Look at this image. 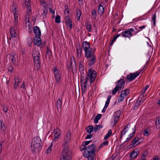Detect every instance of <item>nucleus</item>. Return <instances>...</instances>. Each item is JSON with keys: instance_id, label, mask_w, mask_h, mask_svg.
Segmentation results:
<instances>
[{"instance_id": "f257e3e1", "label": "nucleus", "mask_w": 160, "mask_h": 160, "mask_svg": "<svg viewBox=\"0 0 160 160\" xmlns=\"http://www.w3.org/2000/svg\"><path fill=\"white\" fill-rule=\"evenodd\" d=\"M82 48L85 52V57L88 59L89 65H93L96 62V57L92 49L90 48L89 43L87 41H84L82 43Z\"/></svg>"}, {"instance_id": "f03ea898", "label": "nucleus", "mask_w": 160, "mask_h": 160, "mask_svg": "<svg viewBox=\"0 0 160 160\" xmlns=\"http://www.w3.org/2000/svg\"><path fill=\"white\" fill-rule=\"evenodd\" d=\"M134 31V30L133 28H130L122 32L121 34H117V35H114L112 39L111 40V42L110 44V45H112L114 42L116 41V39L118 37L120 36L121 35L122 37L128 38L130 40L131 37L132 36V32H133Z\"/></svg>"}, {"instance_id": "7ed1b4c3", "label": "nucleus", "mask_w": 160, "mask_h": 160, "mask_svg": "<svg viewBox=\"0 0 160 160\" xmlns=\"http://www.w3.org/2000/svg\"><path fill=\"white\" fill-rule=\"evenodd\" d=\"M41 139L40 137H34L31 143V148L32 151L34 152L38 151L41 146Z\"/></svg>"}, {"instance_id": "20e7f679", "label": "nucleus", "mask_w": 160, "mask_h": 160, "mask_svg": "<svg viewBox=\"0 0 160 160\" xmlns=\"http://www.w3.org/2000/svg\"><path fill=\"white\" fill-rule=\"evenodd\" d=\"M32 56L33 58V62L35 68L38 70L40 68V53L38 49H33L32 52Z\"/></svg>"}, {"instance_id": "39448f33", "label": "nucleus", "mask_w": 160, "mask_h": 160, "mask_svg": "<svg viewBox=\"0 0 160 160\" xmlns=\"http://www.w3.org/2000/svg\"><path fill=\"white\" fill-rule=\"evenodd\" d=\"M96 146L95 144L89 145L87 147L85 146L82 150H84L83 156L84 157H88L90 155H95Z\"/></svg>"}, {"instance_id": "423d86ee", "label": "nucleus", "mask_w": 160, "mask_h": 160, "mask_svg": "<svg viewBox=\"0 0 160 160\" xmlns=\"http://www.w3.org/2000/svg\"><path fill=\"white\" fill-rule=\"evenodd\" d=\"M125 83V80L123 79H120L118 80L116 86L112 90V94L114 95L117 91L123 89Z\"/></svg>"}, {"instance_id": "0eeeda50", "label": "nucleus", "mask_w": 160, "mask_h": 160, "mask_svg": "<svg viewBox=\"0 0 160 160\" xmlns=\"http://www.w3.org/2000/svg\"><path fill=\"white\" fill-rule=\"evenodd\" d=\"M88 81V79L86 78H84L83 76H81L80 79V83L82 94L85 93L87 90Z\"/></svg>"}, {"instance_id": "6e6552de", "label": "nucleus", "mask_w": 160, "mask_h": 160, "mask_svg": "<svg viewBox=\"0 0 160 160\" xmlns=\"http://www.w3.org/2000/svg\"><path fill=\"white\" fill-rule=\"evenodd\" d=\"M71 139V133L69 130H68L66 134L65 135L64 139V144L65 145V147H64L62 151H63V150L65 149V148H67L68 149V152L67 154H68L69 156L70 157V152H68V148L67 147L68 145L69 142H70Z\"/></svg>"}, {"instance_id": "1a4fd4ad", "label": "nucleus", "mask_w": 160, "mask_h": 160, "mask_svg": "<svg viewBox=\"0 0 160 160\" xmlns=\"http://www.w3.org/2000/svg\"><path fill=\"white\" fill-rule=\"evenodd\" d=\"M53 71L54 77L56 82V84L58 85L60 84L61 78V72L56 67H54L52 68Z\"/></svg>"}, {"instance_id": "9d476101", "label": "nucleus", "mask_w": 160, "mask_h": 160, "mask_svg": "<svg viewBox=\"0 0 160 160\" xmlns=\"http://www.w3.org/2000/svg\"><path fill=\"white\" fill-rule=\"evenodd\" d=\"M96 76V72L92 69H90L88 70L87 78H88V80H90L91 83L94 81Z\"/></svg>"}, {"instance_id": "9b49d317", "label": "nucleus", "mask_w": 160, "mask_h": 160, "mask_svg": "<svg viewBox=\"0 0 160 160\" xmlns=\"http://www.w3.org/2000/svg\"><path fill=\"white\" fill-rule=\"evenodd\" d=\"M130 90L128 89H126L122 91L121 94L118 97V102L123 101L125 98L129 93Z\"/></svg>"}, {"instance_id": "f8f14e48", "label": "nucleus", "mask_w": 160, "mask_h": 160, "mask_svg": "<svg viewBox=\"0 0 160 160\" xmlns=\"http://www.w3.org/2000/svg\"><path fill=\"white\" fill-rule=\"evenodd\" d=\"M142 69L139 70L137 71L132 73H130L127 75L126 79L129 81H131L136 78L140 73Z\"/></svg>"}, {"instance_id": "ddd939ff", "label": "nucleus", "mask_w": 160, "mask_h": 160, "mask_svg": "<svg viewBox=\"0 0 160 160\" xmlns=\"http://www.w3.org/2000/svg\"><path fill=\"white\" fill-rule=\"evenodd\" d=\"M70 63L71 67V71L72 72L74 73L77 71L76 62L75 58L72 57L70 59Z\"/></svg>"}, {"instance_id": "4468645a", "label": "nucleus", "mask_w": 160, "mask_h": 160, "mask_svg": "<svg viewBox=\"0 0 160 160\" xmlns=\"http://www.w3.org/2000/svg\"><path fill=\"white\" fill-rule=\"evenodd\" d=\"M67 152L68 149L66 148L63 150L62 153L60 160H71V157L67 154Z\"/></svg>"}, {"instance_id": "2eb2a0df", "label": "nucleus", "mask_w": 160, "mask_h": 160, "mask_svg": "<svg viewBox=\"0 0 160 160\" xmlns=\"http://www.w3.org/2000/svg\"><path fill=\"white\" fill-rule=\"evenodd\" d=\"M8 58L13 64L16 65L17 64V56L16 55V54L14 52H12L11 53L8 55Z\"/></svg>"}, {"instance_id": "dca6fc26", "label": "nucleus", "mask_w": 160, "mask_h": 160, "mask_svg": "<svg viewBox=\"0 0 160 160\" xmlns=\"http://www.w3.org/2000/svg\"><path fill=\"white\" fill-rule=\"evenodd\" d=\"M54 136V140L57 141L60 138V135L61 134V131L59 129L57 128L53 131Z\"/></svg>"}, {"instance_id": "f3484780", "label": "nucleus", "mask_w": 160, "mask_h": 160, "mask_svg": "<svg viewBox=\"0 0 160 160\" xmlns=\"http://www.w3.org/2000/svg\"><path fill=\"white\" fill-rule=\"evenodd\" d=\"M84 58L81 59L79 61V71L81 74L82 76H84V69L82 63L83 62Z\"/></svg>"}, {"instance_id": "a211bd4d", "label": "nucleus", "mask_w": 160, "mask_h": 160, "mask_svg": "<svg viewBox=\"0 0 160 160\" xmlns=\"http://www.w3.org/2000/svg\"><path fill=\"white\" fill-rule=\"evenodd\" d=\"M65 19L66 25L69 27L70 30L72 29V21L70 17L68 16H66Z\"/></svg>"}, {"instance_id": "6ab92c4d", "label": "nucleus", "mask_w": 160, "mask_h": 160, "mask_svg": "<svg viewBox=\"0 0 160 160\" xmlns=\"http://www.w3.org/2000/svg\"><path fill=\"white\" fill-rule=\"evenodd\" d=\"M34 44L35 45L39 46L41 44V38L39 36H35L34 39Z\"/></svg>"}, {"instance_id": "aec40b11", "label": "nucleus", "mask_w": 160, "mask_h": 160, "mask_svg": "<svg viewBox=\"0 0 160 160\" xmlns=\"http://www.w3.org/2000/svg\"><path fill=\"white\" fill-rule=\"evenodd\" d=\"M17 28H16V27L12 26L10 29V32L11 35L12 37H15L17 36V33L16 30Z\"/></svg>"}, {"instance_id": "412c9836", "label": "nucleus", "mask_w": 160, "mask_h": 160, "mask_svg": "<svg viewBox=\"0 0 160 160\" xmlns=\"http://www.w3.org/2000/svg\"><path fill=\"white\" fill-rule=\"evenodd\" d=\"M82 52V49L80 46L76 48L77 57L78 59H80L81 58V54Z\"/></svg>"}, {"instance_id": "4be33fe9", "label": "nucleus", "mask_w": 160, "mask_h": 160, "mask_svg": "<svg viewBox=\"0 0 160 160\" xmlns=\"http://www.w3.org/2000/svg\"><path fill=\"white\" fill-rule=\"evenodd\" d=\"M111 96L109 95L108 96L107 98L106 102L105 103L104 107L102 110V112H105L106 109L108 108V105L109 104L110 101L111 99Z\"/></svg>"}, {"instance_id": "5701e85b", "label": "nucleus", "mask_w": 160, "mask_h": 160, "mask_svg": "<svg viewBox=\"0 0 160 160\" xmlns=\"http://www.w3.org/2000/svg\"><path fill=\"white\" fill-rule=\"evenodd\" d=\"M85 27L88 31L89 32L92 31V24L89 21H87L85 23Z\"/></svg>"}, {"instance_id": "b1692460", "label": "nucleus", "mask_w": 160, "mask_h": 160, "mask_svg": "<svg viewBox=\"0 0 160 160\" xmlns=\"http://www.w3.org/2000/svg\"><path fill=\"white\" fill-rule=\"evenodd\" d=\"M62 104V99L58 98L55 103V107L57 109H58L61 108Z\"/></svg>"}, {"instance_id": "393cba45", "label": "nucleus", "mask_w": 160, "mask_h": 160, "mask_svg": "<svg viewBox=\"0 0 160 160\" xmlns=\"http://www.w3.org/2000/svg\"><path fill=\"white\" fill-rule=\"evenodd\" d=\"M12 12L14 17H18L19 15L18 12L17 8L13 6L12 8Z\"/></svg>"}, {"instance_id": "a878e982", "label": "nucleus", "mask_w": 160, "mask_h": 160, "mask_svg": "<svg viewBox=\"0 0 160 160\" xmlns=\"http://www.w3.org/2000/svg\"><path fill=\"white\" fill-rule=\"evenodd\" d=\"M130 124L129 123L127 125H126L124 128L122 130L121 133L120 138H122L123 135H125L126 133L128 131V126L130 125Z\"/></svg>"}, {"instance_id": "bb28decb", "label": "nucleus", "mask_w": 160, "mask_h": 160, "mask_svg": "<svg viewBox=\"0 0 160 160\" xmlns=\"http://www.w3.org/2000/svg\"><path fill=\"white\" fill-rule=\"evenodd\" d=\"M33 31L36 36H40L41 35V31L38 26H35L33 28Z\"/></svg>"}, {"instance_id": "cd10ccee", "label": "nucleus", "mask_w": 160, "mask_h": 160, "mask_svg": "<svg viewBox=\"0 0 160 160\" xmlns=\"http://www.w3.org/2000/svg\"><path fill=\"white\" fill-rule=\"evenodd\" d=\"M15 83L14 84V88L16 89L18 87L19 84L21 82V80L18 78L15 77L14 78Z\"/></svg>"}, {"instance_id": "c85d7f7f", "label": "nucleus", "mask_w": 160, "mask_h": 160, "mask_svg": "<svg viewBox=\"0 0 160 160\" xmlns=\"http://www.w3.org/2000/svg\"><path fill=\"white\" fill-rule=\"evenodd\" d=\"M104 9L101 4H99L98 6V13L99 15H101L104 12Z\"/></svg>"}, {"instance_id": "c756f323", "label": "nucleus", "mask_w": 160, "mask_h": 160, "mask_svg": "<svg viewBox=\"0 0 160 160\" xmlns=\"http://www.w3.org/2000/svg\"><path fill=\"white\" fill-rule=\"evenodd\" d=\"M143 102V101L142 100L138 101L135 103V105L133 107V109L135 110L138 108L140 105Z\"/></svg>"}, {"instance_id": "7c9ffc66", "label": "nucleus", "mask_w": 160, "mask_h": 160, "mask_svg": "<svg viewBox=\"0 0 160 160\" xmlns=\"http://www.w3.org/2000/svg\"><path fill=\"white\" fill-rule=\"evenodd\" d=\"M138 153L137 150H135L133 151L130 154V157L132 159H134L137 157Z\"/></svg>"}, {"instance_id": "2f4dec72", "label": "nucleus", "mask_w": 160, "mask_h": 160, "mask_svg": "<svg viewBox=\"0 0 160 160\" xmlns=\"http://www.w3.org/2000/svg\"><path fill=\"white\" fill-rule=\"evenodd\" d=\"M13 26L16 27V28H17L18 27L19 25L18 17H14L13 20Z\"/></svg>"}, {"instance_id": "473e14b6", "label": "nucleus", "mask_w": 160, "mask_h": 160, "mask_svg": "<svg viewBox=\"0 0 160 160\" xmlns=\"http://www.w3.org/2000/svg\"><path fill=\"white\" fill-rule=\"evenodd\" d=\"M156 14H154L152 15V17L151 22H152L153 25H152V27H154L156 25Z\"/></svg>"}, {"instance_id": "72a5a7b5", "label": "nucleus", "mask_w": 160, "mask_h": 160, "mask_svg": "<svg viewBox=\"0 0 160 160\" xmlns=\"http://www.w3.org/2000/svg\"><path fill=\"white\" fill-rule=\"evenodd\" d=\"M25 4L27 7L28 11L30 12L31 11V7L30 6V0L25 1Z\"/></svg>"}, {"instance_id": "f704fd0d", "label": "nucleus", "mask_w": 160, "mask_h": 160, "mask_svg": "<svg viewBox=\"0 0 160 160\" xmlns=\"http://www.w3.org/2000/svg\"><path fill=\"white\" fill-rule=\"evenodd\" d=\"M135 126H134V128L133 129L134 131L132 132V133H130L129 134V135L128 136V137L127 138L126 141H125V142H127L128 141H129L131 138H132L134 135V134H135Z\"/></svg>"}, {"instance_id": "c9c22d12", "label": "nucleus", "mask_w": 160, "mask_h": 160, "mask_svg": "<svg viewBox=\"0 0 160 160\" xmlns=\"http://www.w3.org/2000/svg\"><path fill=\"white\" fill-rule=\"evenodd\" d=\"M0 122L1 123L0 129H1L2 131L4 132V133H5L6 129V127H5L3 121L2 120H0Z\"/></svg>"}, {"instance_id": "e433bc0d", "label": "nucleus", "mask_w": 160, "mask_h": 160, "mask_svg": "<svg viewBox=\"0 0 160 160\" xmlns=\"http://www.w3.org/2000/svg\"><path fill=\"white\" fill-rule=\"evenodd\" d=\"M141 139H142V138H140L139 139H138V138H135L133 140L132 142L133 143V145H135V144H136L137 145L139 144L140 142H139V140Z\"/></svg>"}, {"instance_id": "4c0bfd02", "label": "nucleus", "mask_w": 160, "mask_h": 160, "mask_svg": "<svg viewBox=\"0 0 160 160\" xmlns=\"http://www.w3.org/2000/svg\"><path fill=\"white\" fill-rule=\"evenodd\" d=\"M94 128L92 126H89L87 128V132L88 133L90 134L94 130Z\"/></svg>"}, {"instance_id": "58836bf2", "label": "nucleus", "mask_w": 160, "mask_h": 160, "mask_svg": "<svg viewBox=\"0 0 160 160\" xmlns=\"http://www.w3.org/2000/svg\"><path fill=\"white\" fill-rule=\"evenodd\" d=\"M81 11L80 10H77V11L76 16L77 21L80 20V17L81 15Z\"/></svg>"}, {"instance_id": "ea45409f", "label": "nucleus", "mask_w": 160, "mask_h": 160, "mask_svg": "<svg viewBox=\"0 0 160 160\" xmlns=\"http://www.w3.org/2000/svg\"><path fill=\"white\" fill-rule=\"evenodd\" d=\"M112 134V131L111 130H108L107 133L105 136L104 139L105 140L108 139Z\"/></svg>"}, {"instance_id": "a19ab883", "label": "nucleus", "mask_w": 160, "mask_h": 160, "mask_svg": "<svg viewBox=\"0 0 160 160\" xmlns=\"http://www.w3.org/2000/svg\"><path fill=\"white\" fill-rule=\"evenodd\" d=\"M97 16L96 11L93 10L92 11L91 18L93 19H96Z\"/></svg>"}, {"instance_id": "79ce46f5", "label": "nucleus", "mask_w": 160, "mask_h": 160, "mask_svg": "<svg viewBox=\"0 0 160 160\" xmlns=\"http://www.w3.org/2000/svg\"><path fill=\"white\" fill-rule=\"evenodd\" d=\"M101 114H98L97 115L95 118L94 120V122L95 123H97L98 121L101 117Z\"/></svg>"}, {"instance_id": "37998d69", "label": "nucleus", "mask_w": 160, "mask_h": 160, "mask_svg": "<svg viewBox=\"0 0 160 160\" xmlns=\"http://www.w3.org/2000/svg\"><path fill=\"white\" fill-rule=\"evenodd\" d=\"M156 125L157 128H160V118H158L156 120Z\"/></svg>"}, {"instance_id": "c03bdc74", "label": "nucleus", "mask_w": 160, "mask_h": 160, "mask_svg": "<svg viewBox=\"0 0 160 160\" xmlns=\"http://www.w3.org/2000/svg\"><path fill=\"white\" fill-rule=\"evenodd\" d=\"M102 128V126L101 125H97L94 128V130L95 132H97L99 131L100 129Z\"/></svg>"}, {"instance_id": "a18cd8bd", "label": "nucleus", "mask_w": 160, "mask_h": 160, "mask_svg": "<svg viewBox=\"0 0 160 160\" xmlns=\"http://www.w3.org/2000/svg\"><path fill=\"white\" fill-rule=\"evenodd\" d=\"M32 42V39L31 38H27V43L28 45L30 47L31 46Z\"/></svg>"}, {"instance_id": "49530a36", "label": "nucleus", "mask_w": 160, "mask_h": 160, "mask_svg": "<svg viewBox=\"0 0 160 160\" xmlns=\"http://www.w3.org/2000/svg\"><path fill=\"white\" fill-rule=\"evenodd\" d=\"M55 22L56 23H59L61 22L60 17L58 15H57L55 18Z\"/></svg>"}, {"instance_id": "de8ad7c7", "label": "nucleus", "mask_w": 160, "mask_h": 160, "mask_svg": "<svg viewBox=\"0 0 160 160\" xmlns=\"http://www.w3.org/2000/svg\"><path fill=\"white\" fill-rule=\"evenodd\" d=\"M41 6L44 8H47L48 7L46 3L43 0H42L41 2Z\"/></svg>"}, {"instance_id": "09e8293b", "label": "nucleus", "mask_w": 160, "mask_h": 160, "mask_svg": "<svg viewBox=\"0 0 160 160\" xmlns=\"http://www.w3.org/2000/svg\"><path fill=\"white\" fill-rule=\"evenodd\" d=\"M52 143L47 150L46 152L47 154L51 152L52 150Z\"/></svg>"}, {"instance_id": "8fccbe9b", "label": "nucleus", "mask_w": 160, "mask_h": 160, "mask_svg": "<svg viewBox=\"0 0 160 160\" xmlns=\"http://www.w3.org/2000/svg\"><path fill=\"white\" fill-rule=\"evenodd\" d=\"M121 111H117L116 112L114 113V116L119 117L121 115Z\"/></svg>"}, {"instance_id": "3c124183", "label": "nucleus", "mask_w": 160, "mask_h": 160, "mask_svg": "<svg viewBox=\"0 0 160 160\" xmlns=\"http://www.w3.org/2000/svg\"><path fill=\"white\" fill-rule=\"evenodd\" d=\"M84 157L87 158L88 160H94L95 159V155H90L88 157Z\"/></svg>"}, {"instance_id": "603ef678", "label": "nucleus", "mask_w": 160, "mask_h": 160, "mask_svg": "<svg viewBox=\"0 0 160 160\" xmlns=\"http://www.w3.org/2000/svg\"><path fill=\"white\" fill-rule=\"evenodd\" d=\"M149 85H146L145 88H143L141 92L142 93V94L144 93L147 90V89L149 88Z\"/></svg>"}, {"instance_id": "864d4df0", "label": "nucleus", "mask_w": 160, "mask_h": 160, "mask_svg": "<svg viewBox=\"0 0 160 160\" xmlns=\"http://www.w3.org/2000/svg\"><path fill=\"white\" fill-rule=\"evenodd\" d=\"M148 135V129L146 128L145 129L143 135L145 136H147Z\"/></svg>"}, {"instance_id": "5fc2aeb1", "label": "nucleus", "mask_w": 160, "mask_h": 160, "mask_svg": "<svg viewBox=\"0 0 160 160\" xmlns=\"http://www.w3.org/2000/svg\"><path fill=\"white\" fill-rule=\"evenodd\" d=\"M48 13V9L47 8H44L43 10V12L42 14V15L45 16Z\"/></svg>"}, {"instance_id": "6e6d98bb", "label": "nucleus", "mask_w": 160, "mask_h": 160, "mask_svg": "<svg viewBox=\"0 0 160 160\" xmlns=\"http://www.w3.org/2000/svg\"><path fill=\"white\" fill-rule=\"evenodd\" d=\"M52 54L51 51L48 48L46 50V55L48 54V56H50Z\"/></svg>"}, {"instance_id": "4d7b16f0", "label": "nucleus", "mask_w": 160, "mask_h": 160, "mask_svg": "<svg viewBox=\"0 0 160 160\" xmlns=\"http://www.w3.org/2000/svg\"><path fill=\"white\" fill-rule=\"evenodd\" d=\"M92 137V135L91 134L88 135L85 138V139H90Z\"/></svg>"}, {"instance_id": "13d9d810", "label": "nucleus", "mask_w": 160, "mask_h": 160, "mask_svg": "<svg viewBox=\"0 0 160 160\" xmlns=\"http://www.w3.org/2000/svg\"><path fill=\"white\" fill-rule=\"evenodd\" d=\"M91 141V140L88 141H84L83 143V145H88Z\"/></svg>"}, {"instance_id": "bf43d9fd", "label": "nucleus", "mask_w": 160, "mask_h": 160, "mask_svg": "<svg viewBox=\"0 0 160 160\" xmlns=\"http://www.w3.org/2000/svg\"><path fill=\"white\" fill-rule=\"evenodd\" d=\"M8 70L11 72H13V68L12 66H9L8 68Z\"/></svg>"}, {"instance_id": "052dcab7", "label": "nucleus", "mask_w": 160, "mask_h": 160, "mask_svg": "<svg viewBox=\"0 0 160 160\" xmlns=\"http://www.w3.org/2000/svg\"><path fill=\"white\" fill-rule=\"evenodd\" d=\"M67 68L68 69V72H72L71 71V65L70 66V65H68L67 66Z\"/></svg>"}, {"instance_id": "680f3d73", "label": "nucleus", "mask_w": 160, "mask_h": 160, "mask_svg": "<svg viewBox=\"0 0 160 160\" xmlns=\"http://www.w3.org/2000/svg\"><path fill=\"white\" fill-rule=\"evenodd\" d=\"M3 110L4 112L7 113L8 111V109L7 107L5 106L3 107Z\"/></svg>"}, {"instance_id": "e2e57ef3", "label": "nucleus", "mask_w": 160, "mask_h": 160, "mask_svg": "<svg viewBox=\"0 0 160 160\" xmlns=\"http://www.w3.org/2000/svg\"><path fill=\"white\" fill-rule=\"evenodd\" d=\"M21 88H22L24 89H26V88L25 84V82L24 81L23 82V83L22 84V86H21Z\"/></svg>"}, {"instance_id": "0e129e2a", "label": "nucleus", "mask_w": 160, "mask_h": 160, "mask_svg": "<svg viewBox=\"0 0 160 160\" xmlns=\"http://www.w3.org/2000/svg\"><path fill=\"white\" fill-rule=\"evenodd\" d=\"M102 145H103L104 146H107L108 144V142L107 140H105L102 143Z\"/></svg>"}, {"instance_id": "69168bd1", "label": "nucleus", "mask_w": 160, "mask_h": 160, "mask_svg": "<svg viewBox=\"0 0 160 160\" xmlns=\"http://www.w3.org/2000/svg\"><path fill=\"white\" fill-rule=\"evenodd\" d=\"M78 3L79 6H81L83 4V0H78Z\"/></svg>"}, {"instance_id": "338daca9", "label": "nucleus", "mask_w": 160, "mask_h": 160, "mask_svg": "<svg viewBox=\"0 0 160 160\" xmlns=\"http://www.w3.org/2000/svg\"><path fill=\"white\" fill-rule=\"evenodd\" d=\"M153 160H160V158L159 156H155L153 158Z\"/></svg>"}, {"instance_id": "774afa93", "label": "nucleus", "mask_w": 160, "mask_h": 160, "mask_svg": "<svg viewBox=\"0 0 160 160\" xmlns=\"http://www.w3.org/2000/svg\"><path fill=\"white\" fill-rule=\"evenodd\" d=\"M64 12L65 13V14H66V13H67L68 14V13H69V9H68V8H67V9H65V10L64 11Z\"/></svg>"}]
</instances>
